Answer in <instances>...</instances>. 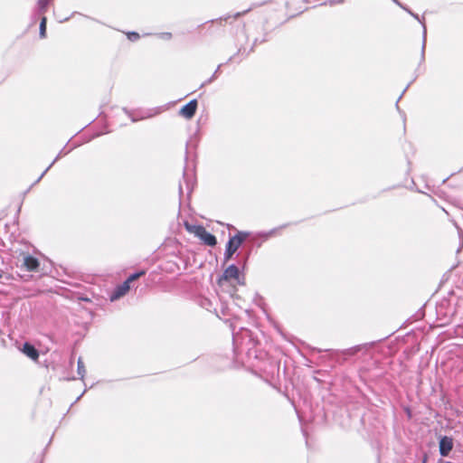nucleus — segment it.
Listing matches in <instances>:
<instances>
[{"label":"nucleus","mask_w":463,"mask_h":463,"mask_svg":"<svg viewBox=\"0 0 463 463\" xmlns=\"http://www.w3.org/2000/svg\"><path fill=\"white\" fill-rule=\"evenodd\" d=\"M184 227L188 232L193 233L195 237L200 239L203 244L210 247L216 245L217 240L215 236L208 232L203 226L184 222Z\"/></svg>","instance_id":"f257e3e1"},{"label":"nucleus","mask_w":463,"mask_h":463,"mask_svg":"<svg viewBox=\"0 0 463 463\" xmlns=\"http://www.w3.org/2000/svg\"><path fill=\"white\" fill-rule=\"evenodd\" d=\"M247 236L248 233L239 232L238 234L230 238L224 252L225 261H228L232 258V256L239 249V247L241 245V243L243 242Z\"/></svg>","instance_id":"f03ea898"},{"label":"nucleus","mask_w":463,"mask_h":463,"mask_svg":"<svg viewBox=\"0 0 463 463\" xmlns=\"http://www.w3.org/2000/svg\"><path fill=\"white\" fill-rule=\"evenodd\" d=\"M235 279L239 284L242 285L243 281L241 279L240 270L235 265H230L225 269L222 275L218 279V284L222 285L224 281Z\"/></svg>","instance_id":"7ed1b4c3"},{"label":"nucleus","mask_w":463,"mask_h":463,"mask_svg":"<svg viewBox=\"0 0 463 463\" xmlns=\"http://www.w3.org/2000/svg\"><path fill=\"white\" fill-rule=\"evenodd\" d=\"M197 105V100L193 99L181 108L179 114L184 118L190 119L195 115Z\"/></svg>","instance_id":"20e7f679"},{"label":"nucleus","mask_w":463,"mask_h":463,"mask_svg":"<svg viewBox=\"0 0 463 463\" xmlns=\"http://www.w3.org/2000/svg\"><path fill=\"white\" fill-rule=\"evenodd\" d=\"M453 448V440L451 438L444 436L439 439V453L446 457L449 454Z\"/></svg>","instance_id":"39448f33"},{"label":"nucleus","mask_w":463,"mask_h":463,"mask_svg":"<svg viewBox=\"0 0 463 463\" xmlns=\"http://www.w3.org/2000/svg\"><path fill=\"white\" fill-rule=\"evenodd\" d=\"M130 285L128 284V281H124L121 285H119L114 292L110 296V300L115 301L127 294V292L129 290Z\"/></svg>","instance_id":"423d86ee"},{"label":"nucleus","mask_w":463,"mask_h":463,"mask_svg":"<svg viewBox=\"0 0 463 463\" xmlns=\"http://www.w3.org/2000/svg\"><path fill=\"white\" fill-rule=\"evenodd\" d=\"M22 352L33 361H36L39 357V352L37 349L29 343H25L24 345Z\"/></svg>","instance_id":"0eeeda50"},{"label":"nucleus","mask_w":463,"mask_h":463,"mask_svg":"<svg viewBox=\"0 0 463 463\" xmlns=\"http://www.w3.org/2000/svg\"><path fill=\"white\" fill-rule=\"evenodd\" d=\"M24 266L27 270H35L39 267V261L36 258L32 256H25L24 258Z\"/></svg>","instance_id":"6e6552de"},{"label":"nucleus","mask_w":463,"mask_h":463,"mask_svg":"<svg viewBox=\"0 0 463 463\" xmlns=\"http://www.w3.org/2000/svg\"><path fill=\"white\" fill-rule=\"evenodd\" d=\"M46 25H47V18L45 16H43L40 23V37L45 38L46 37Z\"/></svg>","instance_id":"1a4fd4ad"},{"label":"nucleus","mask_w":463,"mask_h":463,"mask_svg":"<svg viewBox=\"0 0 463 463\" xmlns=\"http://www.w3.org/2000/svg\"><path fill=\"white\" fill-rule=\"evenodd\" d=\"M52 0H39L38 7L42 13H45L48 10V7L51 4Z\"/></svg>","instance_id":"9d476101"},{"label":"nucleus","mask_w":463,"mask_h":463,"mask_svg":"<svg viewBox=\"0 0 463 463\" xmlns=\"http://www.w3.org/2000/svg\"><path fill=\"white\" fill-rule=\"evenodd\" d=\"M85 373H86V370H85L84 364H83L81 358H79V360H78V373H79V375H80L81 378H83V376L85 375Z\"/></svg>","instance_id":"9b49d317"},{"label":"nucleus","mask_w":463,"mask_h":463,"mask_svg":"<svg viewBox=\"0 0 463 463\" xmlns=\"http://www.w3.org/2000/svg\"><path fill=\"white\" fill-rule=\"evenodd\" d=\"M127 37L130 41H137L140 38L139 33L136 32H128L127 33Z\"/></svg>","instance_id":"f8f14e48"},{"label":"nucleus","mask_w":463,"mask_h":463,"mask_svg":"<svg viewBox=\"0 0 463 463\" xmlns=\"http://www.w3.org/2000/svg\"><path fill=\"white\" fill-rule=\"evenodd\" d=\"M143 274H145L144 271H140V272H137V273H135V274H132L128 277V279L126 280V281H128V284L130 285V283L134 280H136L137 279H138L140 276H142Z\"/></svg>","instance_id":"ddd939ff"},{"label":"nucleus","mask_w":463,"mask_h":463,"mask_svg":"<svg viewBox=\"0 0 463 463\" xmlns=\"http://www.w3.org/2000/svg\"><path fill=\"white\" fill-rule=\"evenodd\" d=\"M231 18V16H228V17H221L219 19H216L214 21H212L213 24H219V25H222L223 24L227 23L228 20Z\"/></svg>","instance_id":"4468645a"},{"label":"nucleus","mask_w":463,"mask_h":463,"mask_svg":"<svg viewBox=\"0 0 463 463\" xmlns=\"http://www.w3.org/2000/svg\"><path fill=\"white\" fill-rule=\"evenodd\" d=\"M335 4H343L345 0H333Z\"/></svg>","instance_id":"2eb2a0df"},{"label":"nucleus","mask_w":463,"mask_h":463,"mask_svg":"<svg viewBox=\"0 0 463 463\" xmlns=\"http://www.w3.org/2000/svg\"><path fill=\"white\" fill-rule=\"evenodd\" d=\"M241 15V13H237L235 15H233V19L238 18Z\"/></svg>","instance_id":"dca6fc26"},{"label":"nucleus","mask_w":463,"mask_h":463,"mask_svg":"<svg viewBox=\"0 0 463 463\" xmlns=\"http://www.w3.org/2000/svg\"><path fill=\"white\" fill-rule=\"evenodd\" d=\"M426 461H427V457L424 458L422 463H426Z\"/></svg>","instance_id":"f3484780"}]
</instances>
